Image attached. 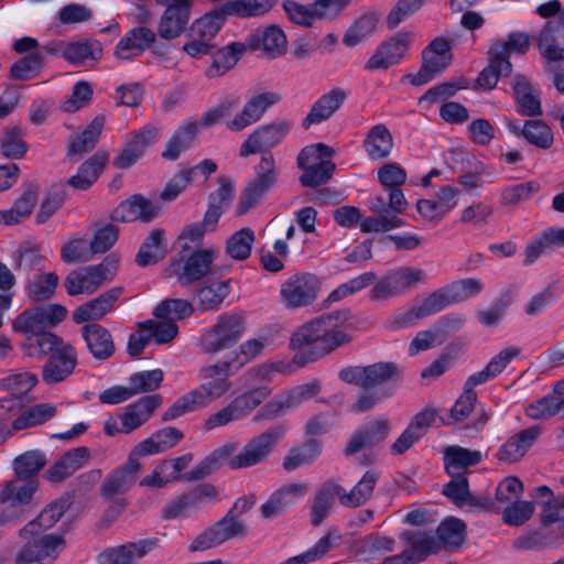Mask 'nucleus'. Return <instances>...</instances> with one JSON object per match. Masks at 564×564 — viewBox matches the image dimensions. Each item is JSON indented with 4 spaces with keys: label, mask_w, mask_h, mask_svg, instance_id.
<instances>
[{
    "label": "nucleus",
    "mask_w": 564,
    "mask_h": 564,
    "mask_svg": "<svg viewBox=\"0 0 564 564\" xmlns=\"http://www.w3.org/2000/svg\"><path fill=\"white\" fill-rule=\"evenodd\" d=\"M80 336L94 359L104 361L115 355L116 345L113 337L105 326L98 323L85 324L80 328Z\"/></svg>",
    "instance_id": "nucleus-28"
},
{
    "label": "nucleus",
    "mask_w": 564,
    "mask_h": 564,
    "mask_svg": "<svg viewBox=\"0 0 564 564\" xmlns=\"http://www.w3.org/2000/svg\"><path fill=\"white\" fill-rule=\"evenodd\" d=\"M482 455L479 451H471L460 446H448L444 451L445 468L448 475L464 474L465 470L479 464Z\"/></svg>",
    "instance_id": "nucleus-52"
},
{
    "label": "nucleus",
    "mask_w": 564,
    "mask_h": 564,
    "mask_svg": "<svg viewBox=\"0 0 564 564\" xmlns=\"http://www.w3.org/2000/svg\"><path fill=\"white\" fill-rule=\"evenodd\" d=\"M36 382V377L28 372L9 375L0 380V388L9 392V397L0 401V423L7 420V412L20 409L29 400V392Z\"/></svg>",
    "instance_id": "nucleus-19"
},
{
    "label": "nucleus",
    "mask_w": 564,
    "mask_h": 564,
    "mask_svg": "<svg viewBox=\"0 0 564 564\" xmlns=\"http://www.w3.org/2000/svg\"><path fill=\"white\" fill-rule=\"evenodd\" d=\"M184 437L181 430L169 426L152 433L148 438L139 442L133 448L132 453L138 459L143 456L154 455L166 452L167 449L176 446Z\"/></svg>",
    "instance_id": "nucleus-31"
},
{
    "label": "nucleus",
    "mask_w": 564,
    "mask_h": 564,
    "mask_svg": "<svg viewBox=\"0 0 564 564\" xmlns=\"http://www.w3.org/2000/svg\"><path fill=\"white\" fill-rule=\"evenodd\" d=\"M349 317V311H334L297 327L290 338V347L295 350L293 362L304 367L350 344L352 336L344 328Z\"/></svg>",
    "instance_id": "nucleus-2"
},
{
    "label": "nucleus",
    "mask_w": 564,
    "mask_h": 564,
    "mask_svg": "<svg viewBox=\"0 0 564 564\" xmlns=\"http://www.w3.org/2000/svg\"><path fill=\"white\" fill-rule=\"evenodd\" d=\"M245 329V319L241 315H220L217 317L216 323L202 335V350L207 354H217L229 349L240 340Z\"/></svg>",
    "instance_id": "nucleus-12"
},
{
    "label": "nucleus",
    "mask_w": 564,
    "mask_h": 564,
    "mask_svg": "<svg viewBox=\"0 0 564 564\" xmlns=\"http://www.w3.org/2000/svg\"><path fill=\"white\" fill-rule=\"evenodd\" d=\"M521 131L522 137L527 140V142L539 149H550L554 143L553 131L551 127L543 120H525Z\"/></svg>",
    "instance_id": "nucleus-62"
},
{
    "label": "nucleus",
    "mask_w": 564,
    "mask_h": 564,
    "mask_svg": "<svg viewBox=\"0 0 564 564\" xmlns=\"http://www.w3.org/2000/svg\"><path fill=\"white\" fill-rule=\"evenodd\" d=\"M198 132V123L194 120L184 121L169 140L162 158L175 161L181 153L189 149Z\"/></svg>",
    "instance_id": "nucleus-45"
},
{
    "label": "nucleus",
    "mask_w": 564,
    "mask_h": 564,
    "mask_svg": "<svg viewBox=\"0 0 564 564\" xmlns=\"http://www.w3.org/2000/svg\"><path fill=\"white\" fill-rule=\"evenodd\" d=\"M269 372L270 370L264 366L248 370L240 378L245 391L232 399L227 405L210 414L204 421V430L212 431L248 416L271 392L265 386L257 387V383L264 380Z\"/></svg>",
    "instance_id": "nucleus-3"
},
{
    "label": "nucleus",
    "mask_w": 564,
    "mask_h": 564,
    "mask_svg": "<svg viewBox=\"0 0 564 564\" xmlns=\"http://www.w3.org/2000/svg\"><path fill=\"white\" fill-rule=\"evenodd\" d=\"M102 57V46L98 41H77L67 43L64 58L74 65H83L87 61H99Z\"/></svg>",
    "instance_id": "nucleus-58"
},
{
    "label": "nucleus",
    "mask_w": 564,
    "mask_h": 564,
    "mask_svg": "<svg viewBox=\"0 0 564 564\" xmlns=\"http://www.w3.org/2000/svg\"><path fill=\"white\" fill-rule=\"evenodd\" d=\"M68 501L61 499L52 502L41 511L36 519L26 523L20 531L21 538L35 536L40 532L52 528L68 509Z\"/></svg>",
    "instance_id": "nucleus-42"
},
{
    "label": "nucleus",
    "mask_w": 564,
    "mask_h": 564,
    "mask_svg": "<svg viewBox=\"0 0 564 564\" xmlns=\"http://www.w3.org/2000/svg\"><path fill=\"white\" fill-rule=\"evenodd\" d=\"M159 215V208L140 194L132 195L122 200L112 212L111 218L116 221L128 223L141 220L149 223Z\"/></svg>",
    "instance_id": "nucleus-30"
},
{
    "label": "nucleus",
    "mask_w": 564,
    "mask_h": 564,
    "mask_svg": "<svg viewBox=\"0 0 564 564\" xmlns=\"http://www.w3.org/2000/svg\"><path fill=\"white\" fill-rule=\"evenodd\" d=\"M254 241V231L249 227L241 228L227 239L226 253L234 260L243 261L250 257Z\"/></svg>",
    "instance_id": "nucleus-61"
},
{
    "label": "nucleus",
    "mask_w": 564,
    "mask_h": 564,
    "mask_svg": "<svg viewBox=\"0 0 564 564\" xmlns=\"http://www.w3.org/2000/svg\"><path fill=\"white\" fill-rule=\"evenodd\" d=\"M77 366V351L74 345L65 343L50 355L43 367V380L54 384L69 377Z\"/></svg>",
    "instance_id": "nucleus-25"
},
{
    "label": "nucleus",
    "mask_w": 564,
    "mask_h": 564,
    "mask_svg": "<svg viewBox=\"0 0 564 564\" xmlns=\"http://www.w3.org/2000/svg\"><path fill=\"white\" fill-rule=\"evenodd\" d=\"M285 433L284 425H276L251 437L239 453L236 452L226 457L227 466L238 470L264 463Z\"/></svg>",
    "instance_id": "nucleus-5"
},
{
    "label": "nucleus",
    "mask_w": 564,
    "mask_h": 564,
    "mask_svg": "<svg viewBox=\"0 0 564 564\" xmlns=\"http://www.w3.org/2000/svg\"><path fill=\"white\" fill-rule=\"evenodd\" d=\"M139 459L130 452L127 462L108 473L100 487V496L105 500H111L124 495L135 482V476L140 470Z\"/></svg>",
    "instance_id": "nucleus-21"
},
{
    "label": "nucleus",
    "mask_w": 564,
    "mask_h": 564,
    "mask_svg": "<svg viewBox=\"0 0 564 564\" xmlns=\"http://www.w3.org/2000/svg\"><path fill=\"white\" fill-rule=\"evenodd\" d=\"M105 121V116H96L86 129L69 142L67 154L69 156L82 155L91 151L99 140Z\"/></svg>",
    "instance_id": "nucleus-53"
},
{
    "label": "nucleus",
    "mask_w": 564,
    "mask_h": 564,
    "mask_svg": "<svg viewBox=\"0 0 564 564\" xmlns=\"http://www.w3.org/2000/svg\"><path fill=\"white\" fill-rule=\"evenodd\" d=\"M319 391L317 382L304 383L292 389L283 402H269L261 412L253 416V422L258 423L263 419L276 415L283 408H292L304 400L314 397Z\"/></svg>",
    "instance_id": "nucleus-39"
},
{
    "label": "nucleus",
    "mask_w": 564,
    "mask_h": 564,
    "mask_svg": "<svg viewBox=\"0 0 564 564\" xmlns=\"http://www.w3.org/2000/svg\"><path fill=\"white\" fill-rule=\"evenodd\" d=\"M159 545L158 538H148L108 547L98 554V562L100 564H133L134 560L142 558Z\"/></svg>",
    "instance_id": "nucleus-24"
},
{
    "label": "nucleus",
    "mask_w": 564,
    "mask_h": 564,
    "mask_svg": "<svg viewBox=\"0 0 564 564\" xmlns=\"http://www.w3.org/2000/svg\"><path fill=\"white\" fill-rule=\"evenodd\" d=\"M413 34L399 32L380 43L365 64L367 70L387 69L403 61L412 42Z\"/></svg>",
    "instance_id": "nucleus-17"
},
{
    "label": "nucleus",
    "mask_w": 564,
    "mask_h": 564,
    "mask_svg": "<svg viewBox=\"0 0 564 564\" xmlns=\"http://www.w3.org/2000/svg\"><path fill=\"white\" fill-rule=\"evenodd\" d=\"M365 389L380 387L390 381H399L402 377L401 368L392 361H380L365 366Z\"/></svg>",
    "instance_id": "nucleus-55"
},
{
    "label": "nucleus",
    "mask_w": 564,
    "mask_h": 564,
    "mask_svg": "<svg viewBox=\"0 0 564 564\" xmlns=\"http://www.w3.org/2000/svg\"><path fill=\"white\" fill-rule=\"evenodd\" d=\"M333 154L334 150L324 143L303 148L297 155V166L304 171L300 176L301 185L315 188L327 183L334 173L335 163L326 158Z\"/></svg>",
    "instance_id": "nucleus-7"
},
{
    "label": "nucleus",
    "mask_w": 564,
    "mask_h": 564,
    "mask_svg": "<svg viewBox=\"0 0 564 564\" xmlns=\"http://www.w3.org/2000/svg\"><path fill=\"white\" fill-rule=\"evenodd\" d=\"M400 538L406 542V550L410 551L416 563L441 551L436 536L425 531H403Z\"/></svg>",
    "instance_id": "nucleus-43"
},
{
    "label": "nucleus",
    "mask_w": 564,
    "mask_h": 564,
    "mask_svg": "<svg viewBox=\"0 0 564 564\" xmlns=\"http://www.w3.org/2000/svg\"><path fill=\"white\" fill-rule=\"evenodd\" d=\"M307 490L306 484H290L280 488L261 506L262 517L264 519H273L282 514L300 498L304 497Z\"/></svg>",
    "instance_id": "nucleus-32"
},
{
    "label": "nucleus",
    "mask_w": 564,
    "mask_h": 564,
    "mask_svg": "<svg viewBox=\"0 0 564 564\" xmlns=\"http://www.w3.org/2000/svg\"><path fill=\"white\" fill-rule=\"evenodd\" d=\"M512 90L517 101V111L524 117H536L542 115V107L539 95L523 75H516L512 83Z\"/></svg>",
    "instance_id": "nucleus-40"
},
{
    "label": "nucleus",
    "mask_w": 564,
    "mask_h": 564,
    "mask_svg": "<svg viewBox=\"0 0 564 564\" xmlns=\"http://www.w3.org/2000/svg\"><path fill=\"white\" fill-rule=\"evenodd\" d=\"M161 404L162 397L159 394L145 395L128 404L123 412L118 415L122 434H130L141 427Z\"/></svg>",
    "instance_id": "nucleus-27"
},
{
    "label": "nucleus",
    "mask_w": 564,
    "mask_h": 564,
    "mask_svg": "<svg viewBox=\"0 0 564 564\" xmlns=\"http://www.w3.org/2000/svg\"><path fill=\"white\" fill-rule=\"evenodd\" d=\"M64 340L58 335L51 333L50 329L41 333V335L32 336L21 343L22 351L29 357H43L53 354Z\"/></svg>",
    "instance_id": "nucleus-57"
},
{
    "label": "nucleus",
    "mask_w": 564,
    "mask_h": 564,
    "mask_svg": "<svg viewBox=\"0 0 564 564\" xmlns=\"http://www.w3.org/2000/svg\"><path fill=\"white\" fill-rule=\"evenodd\" d=\"M118 262V258L110 254L99 264L70 271L64 281L66 292L70 296L94 293L106 281L112 280Z\"/></svg>",
    "instance_id": "nucleus-10"
},
{
    "label": "nucleus",
    "mask_w": 564,
    "mask_h": 564,
    "mask_svg": "<svg viewBox=\"0 0 564 564\" xmlns=\"http://www.w3.org/2000/svg\"><path fill=\"white\" fill-rule=\"evenodd\" d=\"M380 475V471L369 469L349 491L341 486L339 503L345 508H358L366 505L373 495Z\"/></svg>",
    "instance_id": "nucleus-36"
},
{
    "label": "nucleus",
    "mask_w": 564,
    "mask_h": 564,
    "mask_svg": "<svg viewBox=\"0 0 564 564\" xmlns=\"http://www.w3.org/2000/svg\"><path fill=\"white\" fill-rule=\"evenodd\" d=\"M341 485L334 480L325 481L318 489L311 510V523L318 527L328 516L335 498L339 500Z\"/></svg>",
    "instance_id": "nucleus-47"
},
{
    "label": "nucleus",
    "mask_w": 564,
    "mask_h": 564,
    "mask_svg": "<svg viewBox=\"0 0 564 564\" xmlns=\"http://www.w3.org/2000/svg\"><path fill=\"white\" fill-rule=\"evenodd\" d=\"M45 59L40 51L20 57L10 67V77L15 80H29L36 77L44 68Z\"/></svg>",
    "instance_id": "nucleus-60"
},
{
    "label": "nucleus",
    "mask_w": 564,
    "mask_h": 564,
    "mask_svg": "<svg viewBox=\"0 0 564 564\" xmlns=\"http://www.w3.org/2000/svg\"><path fill=\"white\" fill-rule=\"evenodd\" d=\"M24 137L25 132L21 127L14 126L6 128L0 138L1 154L7 159H22L28 151Z\"/></svg>",
    "instance_id": "nucleus-63"
},
{
    "label": "nucleus",
    "mask_w": 564,
    "mask_h": 564,
    "mask_svg": "<svg viewBox=\"0 0 564 564\" xmlns=\"http://www.w3.org/2000/svg\"><path fill=\"white\" fill-rule=\"evenodd\" d=\"M525 414L533 420L549 419L555 415L564 416V398L556 394H546L530 403Z\"/></svg>",
    "instance_id": "nucleus-64"
},
{
    "label": "nucleus",
    "mask_w": 564,
    "mask_h": 564,
    "mask_svg": "<svg viewBox=\"0 0 564 564\" xmlns=\"http://www.w3.org/2000/svg\"><path fill=\"white\" fill-rule=\"evenodd\" d=\"M389 432V421L384 417L367 422L354 433L345 448V454L354 455L365 447L376 445L384 441Z\"/></svg>",
    "instance_id": "nucleus-29"
},
{
    "label": "nucleus",
    "mask_w": 564,
    "mask_h": 564,
    "mask_svg": "<svg viewBox=\"0 0 564 564\" xmlns=\"http://www.w3.org/2000/svg\"><path fill=\"white\" fill-rule=\"evenodd\" d=\"M321 280L310 272H296L280 288V301L288 310H299L312 305L318 297Z\"/></svg>",
    "instance_id": "nucleus-13"
},
{
    "label": "nucleus",
    "mask_w": 564,
    "mask_h": 564,
    "mask_svg": "<svg viewBox=\"0 0 564 564\" xmlns=\"http://www.w3.org/2000/svg\"><path fill=\"white\" fill-rule=\"evenodd\" d=\"M436 534L441 550L456 551L465 541L466 524L458 518L449 517L438 524Z\"/></svg>",
    "instance_id": "nucleus-51"
},
{
    "label": "nucleus",
    "mask_w": 564,
    "mask_h": 564,
    "mask_svg": "<svg viewBox=\"0 0 564 564\" xmlns=\"http://www.w3.org/2000/svg\"><path fill=\"white\" fill-rule=\"evenodd\" d=\"M165 257L164 231L152 230L141 245L135 256V262L140 267L158 263Z\"/></svg>",
    "instance_id": "nucleus-54"
},
{
    "label": "nucleus",
    "mask_w": 564,
    "mask_h": 564,
    "mask_svg": "<svg viewBox=\"0 0 564 564\" xmlns=\"http://www.w3.org/2000/svg\"><path fill=\"white\" fill-rule=\"evenodd\" d=\"M364 148L372 160L387 158L393 148V138L383 123L375 124L364 140Z\"/></svg>",
    "instance_id": "nucleus-48"
},
{
    "label": "nucleus",
    "mask_w": 564,
    "mask_h": 564,
    "mask_svg": "<svg viewBox=\"0 0 564 564\" xmlns=\"http://www.w3.org/2000/svg\"><path fill=\"white\" fill-rule=\"evenodd\" d=\"M541 434L538 425L530 426L509 437L498 449L496 457L500 462L514 463L521 459Z\"/></svg>",
    "instance_id": "nucleus-34"
},
{
    "label": "nucleus",
    "mask_w": 564,
    "mask_h": 564,
    "mask_svg": "<svg viewBox=\"0 0 564 564\" xmlns=\"http://www.w3.org/2000/svg\"><path fill=\"white\" fill-rule=\"evenodd\" d=\"M247 528L240 519L226 513L214 525L199 533L189 544V552L205 551L230 539L245 536Z\"/></svg>",
    "instance_id": "nucleus-16"
},
{
    "label": "nucleus",
    "mask_w": 564,
    "mask_h": 564,
    "mask_svg": "<svg viewBox=\"0 0 564 564\" xmlns=\"http://www.w3.org/2000/svg\"><path fill=\"white\" fill-rule=\"evenodd\" d=\"M194 313L193 304L184 299H165L153 310L155 318L175 323L185 319Z\"/></svg>",
    "instance_id": "nucleus-59"
},
{
    "label": "nucleus",
    "mask_w": 564,
    "mask_h": 564,
    "mask_svg": "<svg viewBox=\"0 0 564 564\" xmlns=\"http://www.w3.org/2000/svg\"><path fill=\"white\" fill-rule=\"evenodd\" d=\"M249 43L254 50H262L271 58L280 56L286 51V36L281 28L271 25L261 33L249 37Z\"/></svg>",
    "instance_id": "nucleus-44"
},
{
    "label": "nucleus",
    "mask_w": 564,
    "mask_h": 564,
    "mask_svg": "<svg viewBox=\"0 0 564 564\" xmlns=\"http://www.w3.org/2000/svg\"><path fill=\"white\" fill-rule=\"evenodd\" d=\"M281 100V96L274 91H261L252 95L241 111L238 112L230 121L227 128L231 131H242L247 127L258 122L269 108L276 105Z\"/></svg>",
    "instance_id": "nucleus-20"
},
{
    "label": "nucleus",
    "mask_w": 564,
    "mask_h": 564,
    "mask_svg": "<svg viewBox=\"0 0 564 564\" xmlns=\"http://www.w3.org/2000/svg\"><path fill=\"white\" fill-rule=\"evenodd\" d=\"M520 354V349L508 347L495 355L480 371L471 373L464 383V391L451 410V419L459 423L468 417L477 401L475 388L500 375L509 362Z\"/></svg>",
    "instance_id": "nucleus-4"
},
{
    "label": "nucleus",
    "mask_w": 564,
    "mask_h": 564,
    "mask_svg": "<svg viewBox=\"0 0 564 564\" xmlns=\"http://www.w3.org/2000/svg\"><path fill=\"white\" fill-rule=\"evenodd\" d=\"M243 52L245 45L238 42H232L220 50L216 48L212 54L213 62L205 72L206 76L214 78L225 75L236 66Z\"/></svg>",
    "instance_id": "nucleus-46"
},
{
    "label": "nucleus",
    "mask_w": 564,
    "mask_h": 564,
    "mask_svg": "<svg viewBox=\"0 0 564 564\" xmlns=\"http://www.w3.org/2000/svg\"><path fill=\"white\" fill-rule=\"evenodd\" d=\"M89 458L90 451L86 446L67 451L46 471L48 480L57 482L70 477L79 468L84 467Z\"/></svg>",
    "instance_id": "nucleus-37"
},
{
    "label": "nucleus",
    "mask_w": 564,
    "mask_h": 564,
    "mask_svg": "<svg viewBox=\"0 0 564 564\" xmlns=\"http://www.w3.org/2000/svg\"><path fill=\"white\" fill-rule=\"evenodd\" d=\"M122 288H111L97 297L89 300L73 311V321L76 324L96 323L113 311L116 302L122 294Z\"/></svg>",
    "instance_id": "nucleus-26"
},
{
    "label": "nucleus",
    "mask_w": 564,
    "mask_h": 564,
    "mask_svg": "<svg viewBox=\"0 0 564 564\" xmlns=\"http://www.w3.org/2000/svg\"><path fill=\"white\" fill-rule=\"evenodd\" d=\"M37 489V480L24 481L20 478L3 481L0 486V527L20 521Z\"/></svg>",
    "instance_id": "nucleus-8"
},
{
    "label": "nucleus",
    "mask_w": 564,
    "mask_h": 564,
    "mask_svg": "<svg viewBox=\"0 0 564 564\" xmlns=\"http://www.w3.org/2000/svg\"><path fill=\"white\" fill-rule=\"evenodd\" d=\"M239 448L238 442H226L214 449L207 457L197 464L191 471L183 475L186 481L202 480L214 473L221 462L227 464V458Z\"/></svg>",
    "instance_id": "nucleus-38"
},
{
    "label": "nucleus",
    "mask_w": 564,
    "mask_h": 564,
    "mask_svg": "<svg viewBox=\"0 0 564 564\" xmlns=\"http://www.w3.org/2000/svg\"><path fill=\"white\" fill-rule=\"evenodd\" d=\"M426 272L412 265H400L387 271L370 290L371 301H386L402 296L412 288L425 283Z\"/></svg>",
    "instance_id": "nucleus-6"
},
{
    "label": "nucleus",
    "mask_w": 564,
    "mask_h": 564,
    "mask_svg": "<svg viewBox=\"0 0 564 564\" xmlns=\"http://www.w3.org/2000/svg\"><path fill=\"white\" fill-rule=\"evenodd\" d=\"M276 3V0H229L223 6L229 17L252 19L268 14Z\"/></svg>",
    "instance_id": "nucleus-50"
},
{
    "label": "nucleus",
    "mask_w": 564,
    "mask_h": 564,
    "mask_svg": "<svg viewBox=\"0 0 564 564\" xmlns=\"http://www.w3.org/2000/svg\"><path fill=\"white\" fill-rule=\"evenodd\" d=\"M291 128L292 123L286 120L262 124L250 133L241 144L240 156L247 158L259 152H262L263 155L256 167L254 178L240 196L239 215H243L259 205L263 196L276 184L279 171L270 151L283 141Z\"/></svg>",
    "instance_id": "nucleus-1"
},
{
    "label": "nucleus",
    "mask_w": 564,
    "mask_h": 564,
    "mask_svg": "<svg viewBox=\"0 0 564 564\" xmlns=\"http://www.w3.org/2000/svg\"><path fill=\"white\" fill-rule=\"evenodd\" d=\"M26 540L17 555V564H30L44 557H55L64 547L65 541L62 535L43 534L23 538Z\"/></svg>",
    "instance_id": "nucleus-23"
},
{
    "label": "nucleus",
    "mask_w": 564,
    "mask_h": 564,
    "mask_svg": "<svg viewBox=\"0 0 564 564\" xmlns=\"http://www.w3.org/2000/svg\"><path fill=\"white\" fill-rule=\"evenodd\" d=\"M236 373L230 364L225 360L215 365L204 366L198 371V378L203 381L188 393L199 409L206 408L212 402L224 397L231 388L229 377Z\"/></svg>",
    "instance_id": "nucleus-9"
},
{
    "label": "nucleus",
    "mask_w": 564,
    "mask_h": 564,
    "mask_svg": "<svg viewBox=\"0 0 564 564\" xmlns=\"http://www.w3.org/2000/svg\"><path fill=\"white\" fill-rule=\"evenodd\" d=\"M530 47V35L524 32H511L508 39L494 40L490 43L488 55L509 59L511 54H525Z\"/></svg>",
    "instance_id": "nucleus-56"
},
{
    "label": "nucleus",
    "mask_w": 564,
    "mask_h": 564,
    "mask_svg": "<svg viewBox=\"0 0 564 564\" xmlns=\"http://www.w3.org/2000/svg\"><path fill=\"white\" fill-rule=\"evenodd\" d=\"M66 316L67 308L57 303L35 306L18 314L12 321V329L28 339L56 327Z\"/></svg>",
    "instance_id": "nucleus-11"
},
{
    "label": "nucleus",
    "mask_w": 564,
    "mask_h": 564,
    "mask_svg": "<svg viewBox=\"0 0 564 564\" xmlns=\"http://www.w3.org/2000/svg\"><path fill=\"white\" fill-rule=\"evenodd\" d=\"M452 45L443 36L435 37L422 51L421 67L416 74H409L408 78L414 86H422L444 72L452 63Z\"/></svg>",
    "instance_id": "nucleus-14"
},
{
    "label": "nucleus",
    "mask_w": 564,
    "mask_h": 564,
    "mask_svg": "<svg viewBox=\"0 0 564 564\" xmlns=\"http://www.w3.org/2000/svg\"><path fill=\"white\" fill-rule=\"evenodd\" d=\"M217 254L215 249H198L172 261L170 270L182 286L196 284L212 272V265Z\"/></svg>",
    "instance_id": "nucleus-15"
},
{
    "label": "nucleus",
    "mask_w": 564,
    "mask_h": 564,
    "mask_svg": "<svg viewBox=\"0 0 564 564\" xmlns=\"http://www.w3.org/2000/svg\"><path fill=\"white\" fill-rule=\"evenodd\" d=\"M156 42V34L148 26L137 25L126 32L113 48V57L119 62H132L149 51Z\"/></svg>",
    "instance_id": "nucleus-18"
},
{
    "label": "nucleus",
    "mask_w": 564,
    "mask_h": 564,
    "mask_svg": "<svg viewBox=\"0 0 564 564\" xmlns=\"http://www.w3.org/2000/svg\"><path fill=\"white\" fill-rule=\"evenodd\" d=\"M107 160V152H96L79 166L76 175L67 180L66 185L79 191L88 189L101 174Z\"/></svg>",
    "instance_id": "nucleus-41"
},
{
    "label": "nucleus",
    "mask_w": 564,
    "mask_h": 564,
    "mask_svg": "<svg viewBox=\"0 0 564 564\" xmlns=\"http://www.w3.org/2000/svg\"><path fill=\"white\" fill-rule=\"evenodd\" d=\"M538 45L547 61H564V9L560 22L550 21L545 24L539 35Z\"/></svg>",
    "instance_id": "nucleus-33"
},
{
    "label": "nucleus",
    "mask_w": 564,
    "mask_h": 564,
    "mask_svg": "<svg viewBox=\"0 0 564 564\" xmlns=\"http://www.w3.org/2000/svg\"><path fill=\"white\" fill-rule=\"evenodd\" d=\"M228 17L229 15L225 13L224 6L221 4L219 8H216L195 20L189 28L188 37H199L212 42L225 24Z\"/></svg>",
    "instance_id": "nucleus-49"
},
{
    "label": "nucleus",
    "mask_w": 564,
    "mask_h": 564,
    "mask_svg": "<svg viewBox=\"0 0 564 564\" xmlns=\"http://www.w3.org/2000/svg\"><path fill=\"white\" fill-rule=\"evenodd\" d=\"M195 0H167V6L160 18L158 34L164 40L178 37L191 19V8Z\"/></svg>",
    "instance_id": "nucleus-22"
},
{
    "label": "nucleus",
    "mask_w": 564,
    "mask_h": 564,
    "mask_svg": "<svg viewBox=\"0 0 564 564\" xmlns=\"http://www.w3.org/2000/svg\"><path fill=\"white\" fill-rule=\"evenodd\" d=\"M346 98V91L338 87L322 95L312 105L308 113L303 119V128L308 129L312 124H317L329 119L340 108Z\"/></svg>",
    "instance_id": "nucleus-35"
}]
</instances>
